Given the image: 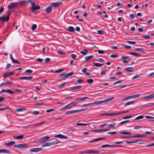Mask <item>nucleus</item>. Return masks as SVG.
I'll list each match as a JSON object with an SVG mask.
<instances>
[{
    "label": "nucleus",
    "mask_w": 154,
    "mask_h": 154,
    "mask_svg": "<svg viewBox=\"0 0 154 154\" xmlns=\"http://www.w3.org/2000/svg\"><path fill=\"white\" fill-rule=\"evenodd\" d=\"M44 123H45L44 122H39V123H38L35 124L33 125H30L28 127L31 128H33V127H35V126H38V125H41L43 124Z\"/></svg>",
    "instance_id": "4468645a"
},
{
    "label": "nucleus",
    "mask_w": 154,
    "mask_h": 154,
    "mask_svg": "<svg viewBox=\"0 0 154 154\" xmlns=\"http://www.w3.org/2000/svg\"><path fill=\"white\" fill-rule=\"evenodd\" d=\"M106 139V138H104V137H102V138H97V139L90 141H89V143H91V142H93L94 141L100 140H104V139Z\"/></svg>",
    "instance_id": "4be33fe9"
},
{
    "label": "nucleus",
    "mask_w": 154,
    "mask_h": 154,
    "mask_svg": "<svg viewBox=\"0 0 154 154\" xmlns=\"http://www.w3.org/2000/svg\"><path fill=\"white\" fill-rule=\"evenodd\" d=\"M23 136L24 135L22 134H21V135H19L17 137L14 136H13V137L14 138H16L18 139H22L23 138Z\"/></svg>",
    "instance_id": "393cba45"
},
{
    "label": "nucleus",
    "mask_w": 154,
    "mask_h": 154,
    "mask_svg": "<svg viewBox=\"0 0 154 154\" xmlns=\"http://www.w3.org/2000/svg\"><path fill=\"white\" fill-rule=\"evenodd\" d=\"M110 57L112 58H114L117 57H118V56L117 55L112 54L111 55H110Z\"/></svg>",
    "instance_id": "6e6d98bb"
},
{
    "label": "nucleus",
    "mask_w": 154,
    "mask_h": 154,
    "mask_svg": "<svg viewBox=\"0 0 154 154\" xmlns=\"http://www.w3.org/2000/svg\"><path fill=\"white\" fill-rule=\"evenodd\" d=\"M14 72H7L5 73L3 77L4 78L7 77L9 76H11L14 74Z\"/></svg>",
    "instance_id": "9d476101"
},
{
    "label": "nucleus",
    "mask_w": 154,
    "mask_h": 154,
    "mask_svg": "<svg viewBox=\"0 0 154 154\" xmlns=\"http://www.w3.org/2000/svg\"><path fill=\"white\" fill-rule=\"evenodd\" d=\"M88 98V97H84L79 98H76V100H85Z\"/></svg>",
    "instance_id": "c85d7f7f"
},
{
    "label": "nucleus",
    "mask_w": 154,
    "mask_h": 154,
    "mask_svg": "<svg viewBox=\"0 0 154 154\" xmlns=\"http://www.w3.org/2000/svg\"><path fill=\"white\" fill-rule=\"evenodd\" d=\"M143 98L145 99H151L150 95L147 96H145Z\"/></svg>",
    "instance_id": "bf43d9fd"
},
{
    "label": "nucleus",
    "mask_w": 154,
    "mask_h": 154,
    "mask_svg": "<svg viewBox=\"0 0 154 154\" xmlns=\"http://www.w3.org/2000/svg\"><path fill=\"white\" fill-rule=\"evenodd\" d=\"M140 75H135V76H134L132 78V79H137V78H139L140 77Z\"/></svg>",
    "instance_id": "603ef678"
},
{
    "label": "nucleus",
    "mask_w": 154,
    "mask_h": 154,
    "mask_svg": "<svg viewBox=\"0 0 154 154\" xmlns=\"http://www.w3.org/2000/svg\"><path fill=\"white\" fill-rule=\"evenodd\" d=\"M93 81V80L91 79H89L87 80V82L89 84H91L92 83Z\"/></svg>",
    "instance_id": "ea45409f"
},
{
    "label": "nucleus",
    "mask_w": 154,
    "mask_h": 154,
    "mask_svg": "<svg viewBox=\"0 0 154 154\" xmlns=\"http://www.w3.org/2000/svg\"><path fill=\"white\" fill-rule=\"evenodd\" d=\"M120 138H124L125 139L133 138L132 136H129L128 137H124V136H121L120 137Z\"/></svg>",
    "instance_id": "3c124183"
},
{
    "label": "nucleus",
    "mask_w": 154,
    "mask_h": 154,
    "mask_svg": "<svg viewBox=\"0 0 154 154\" xmlns=\"http://www.w3.org/2000/svg\"><path fill=\"white\" fill-rule=\"evenodd\" d=\"M134 68L133 67H129L125 69V70L128 72H132L134 70Z\"/></svg>",
    "instance_id": "6ab92c4d"
},
{
    "label": "nucleus",
    "mask_w": 154,
    "mask_h": 154,
    "mask_svg": "<svg viewBox=\"0 0 154 154\" xmlns=\"http://www.w3.org/2000/svg\"><path fill=\"white\" fill-rule=\"evenodd\" d=\"M100 152L99 151H96L94 150H88L83 151L82 153H99Z\"/></svg>",
    "instance_id": "20e7f679"
},
{
    "label": "nucleus",
    "mask_w": 154,
    "mask_h": 154,
    "mask_svg": "<svg viewBox=\"0 0 154 154\" xmlns=\"http://www.w3.org/2000/svg\"><path fill=\"white\" fill-rule=\"evenodd\" d=\"M50 138V137L49 136H45L41 138L39 140L37 141L36 143H41L48 140Z\"/></svg>",
    "instance_id": "f257e3e1"
},
{
    "label": "nucleus",
    "mask_w": 154,
    "mask_h": 154,
    "mask_svg": "<svg viewBox=\"0 0 154 154\" xmlns=\"http://www.w3.org/2000/svg\"><path fill=\"white\" fill-rule=\"evenodd\" d=\"M127 42L131 44H134L136 43V42H133L128 41H127Z\"/></svg>",
    "instance_id": "680f3d73"
},
{
    "label": "nucleus",
    "mask_w": 154,
    "mask_h": 154,
    "mask_svg": "<svg viewBox=\"0 0 154 154\" xmlns=\"http://www.w3.org/2000/svg\"><path fill=\"white\" fill-rule=\"evenodd\" d=\"M52 9V8L50 6L48 7L45 10V12L47 14H49L51 13Z\"/></svg>",
    "instance_id": "2eb2a0df"
},
{
    "label": "nucleus",
    "mask_w": 154,
    "mask_h": 154,
    "mask_svg": "<svg viewBox=\"0 0 154 154\" xmlns=\"http://www.w3.org/2000/svg\"><path fill=\"white\" fill-rule=\"evenodd\" d=\"M116 125V124L114 123H111L108 126L109 127H113L115 126Z\"/></svg>",
    "instance_id": "864d4df0"
},
{
    "label": "nucleus",
    "mask_w": 154,
    "mask_h": 154,
    "mask_svg": "<svg viewBox=\"0 0 154 154\" xmlns=\"http://www.w3.org/2000/svg\"><path fill=\"white\" fill-rule=\"evenodd\" d=\"M131 122V121H130L129 120H126V121H124L121 122L120 123H119L118 124V125L122 124L125 123H130Z\"/></svg>",
    "instance_id": "a19ab883"
},
{
    "label": "nucleus",
    "mask_w": 154,
    "mask_h": 154,
    "mask_svg": "<svg viewBox=\"0 0 154 154\" xmlns=\"http://www.w3.org/2000/svg\"><path fill=\"white\" fill-rule=\"evenodd\" d=\"M109 116H116L118 115V113H109Z\"/></svg>",
    "instance_id": "13d9d810"
},
{
    "label": "nucleus",
    "mask_w": 154,
    "mask_h": 154,
    "mask_svg": "<svg viewBox=\"0 0 154 154\" xmlns=\"http://www.w3.org/2000/svg\"><path fill=\"white\" fill-rule=\"evenodd\" d=\"M19 78L21 79L28 80L33 78V77L32 76H30L29 77L24 76L19 77Z\"/></svg>",
    "instance_id": "f8f14e48"
},
{
    "label": "nucleus",
    "mask_w": 154,
    "mask_h": 154,
    "mask_svg": "<svg viewBox=\"0 0 154 154\" xmlns=\"http://www.w3.org/2000/svg\"><path fill=\"white\" fill-rule=\"evenodd\" d=\"M3 91H4V92H6L9 93H10L11 94H13L14 93V92L11 90L10 89L8 90H4L3 89Z\"/></svg>",
    "instance_id": "7c9ffc66"
},
{
    "label": "nucleus",
    "mask_w": 154,
    "mask_h": 154,
    "mask_svg": "<svg viewBox=\"0 0 154 154\" xmlns=\"http://www.w3.org/2000/svg\"><path fill=\"white\" fill-rule=\"evenodd\" d=\"M144 118V117L143 115H141L139 116L135 119V120H139L141 119Z\"/></svg>",
    "instance_id": "de8ad7c7"
},
{
    "label": "nucleus",
    "mask_w": 154,
    "mask_h": 154,
    "mask_svg": "<svg viewBox=\"0 0 154 154\" xmlns=\"http://www.w3.org/2000/svg\"><path fill=\"white\" fill-rule=\"evenodd\" d=\"M55 137L59 138L60 139H67L68 137L66 136L63 135L61 134H59L54 136Z\"/></svg>",
    "instance_id": "1a4fd4ad"
},
{
    "label": "nucleus",
    "mask_w": 154,
    "mask_h": 154,
    "mask_svg": "<svg viewBox=\"0 0 154 154\" xmlns=\"http://www.w3.org/2000/svg\"><path fill=\"white\" fill-rule=\"evenodd\" d=\"M140 141V139H137L134 141H126V142L128 144L130 143H135L139 141Z\"/></svg>",
    "instance_id": "b1692460"
},
{
    "label": "nucleus",
    "mask_w": 154,
    "mask_h": 154,
    "mask_svg": "<svg viewBox=\"0 0 154 154\" xmlns=\"http://www.w3.org/2000/svg\"><path fill=\"white\" fill-rule=\"evenodd\" d=\"M8 109H10V108L8 106H7L5 108H0V110L2 111H4L5 110Z\"/></svg>",
    "instance_id": "c03bdc74"
},
{
    "label": "nucleus",
    "mask_w": 154,
    "mask_h": 154,
    "mask_svg": "<svg viewBox=\"0 0 154 154\" xmlns=\"http://www.w3.org/2000/svg\"><path fill=\"white\" fill-rule=\"evenodd\" d=\"M8 15L6 17H0V21L1 22H7L9 20Z\"/></svg>",
    "instance_id": "423d86ee"
},
{
    "label": "nucleus",
    "mask_w": 154,
    "mask_h": 154,
    "mask_svg": "<svg viewBox=\"0 0 154 154\" xmlns=\"http://www.w3.org/2000/svg\"><path fill=\"white\" fill-rule=\"evenodd\" d=\"M66 83L67 82H66L63 83L59 85L58 86V88L60 89L63 88L66 85Z\"/></svg>",
    "instance_id": "bb28decb"
},
{
    "label": "nucleus",
    "mask_w": 154,
    "mask_h": 154,
    "mask_svg": "<svg viewBox=\"0 0 154 154\" xmlns=\"http://www.w3.org/2000/svg\"><path fill=\"white\" fill-rule=\"evenodd\" d=\"M50 143V144H51V145H54V144H56L57 143H60L59 141H52Z\"/></svg>",
    "instance_id": "e433bc0d"
},
{
    "label": "nucleus",
    "mask_w": 154,
    "mask_h": 154,
    "mask_svg": "<svg viewBox=\"0 0 154 154\" xmlns=\"http://www.w3.org/2000/svg\"><path fill=\"white\" fill-rule=\"evenodd\" d=\"M50 59L49 58H46L45 60V63H48L50 61Z\"/></svg>",
    "instance_id": "e2e57ef3"
},
{
    "label": "nucleus",
    "mask_w": 154,
    "mask_h": 154,
    "mask_svg": "<svg viewBox=\"0 0 154 154\" xmlns=\"http://www.w3.org/2000/svg\"><path fill=\"white\" fill-rule=\"evenodd\" d=\"M40 112L38 111H34L33 112V114L34 115H36L39 113Z\"/></svg>",
    "instance_id": "69168bd1"
},
{
    "label": "nucleus",
    "mask_w": 154,
    "mask_h": 154,
    "mask_svg": "<svg viewBox=\"0 0 154 154\" xmlns=\"http://www.w3.org/2000/svg\"><path fill=\"white\" fill-rule=\"evenodd\" d=\"M121 146L119 145H108V144H106L102 145L100 146V147L102 148H106L109 146L111 147H118V146Z\"/></svg>",
    "instance_id": "6e6552de"
},
{
    "label": "nucleus",
    "mask_w": 154,
    "mask_h": 154,
    "mask_svg": "<svg viewBox=\"0 0 154 154\" xmlns=\"http://www.w3.org/2000/svg\"><path fill=\"white\" fill-rule=\"evenodd\" d=\"M19 3L18 2H13L10 4V5H9L8 8L9 9L15 8L17 5Z\"/></svg>",
    "instance_id": "0eeeda50"
},
{
    "label": "nucleus",
    "mask_w": 154,
    "mask_h": 154,
    "mask_svg": "<svg viewBox=\"0 0 154 154\" xmlns=\"http://www.w3.org/2000/svg\"><path fill=\"white\" fill-rule=\"evenodd\" d=\"M15 143V142L14 141H13L12 142H10L9 143H5V145L6 146H10L12 145H14Z\"/></svg>",
    "instance_id": "412c9836"
},
{
    "label": "nucleus",
    "mask_w": 154,
    "mask_h": 154,
    "mask_svg": "<svg viewBox=\"0 0 154 154\" xmlns=\"http://www.w3.org/2000/svg\"><path fill=\"white\" fill-rule=\"evenodd\" d=\"M4 11V8L2 7H1L0 8V14H2Z\"/></svg>",
    "instance_id": "0e129e2a"
},
{
    "label": "nucleus",
    "mask_w": 154,
    "mask_h": 154,
    "mask_svg": "<svg viewBox=\"0 0 154 154\" xmlns=\"http://www.w3.org/2000/svg\"><path fill=\"white\" fill-rule=\"evenodd\" d=\"M134 50H136V51H140L141 52L142 51H144V49L143 48H135L134 49Z\"/></svg>",
    "instance_id": "79ce46f5"
},
{
    "label": "nucleus",
    "mask_w": 154,
    "mask_h": 154,
    "mask_svg": "<svg viewBox=\"0 0 154 154\" xmlns=\"http://www.w3.org/2000/svg\"><path fill=\"white\" fill-rule=\"evenodd\" d=\"M83 82V80L81 79H79L77 80V82L79 83H81Z\"/></svg>",
    "instance_id": "774afa93"
},
{
    "label": "nucleus",
    "mask_w": 154,
    "mask_h": 154,
    "mask_svg": "<svg viewBox=\"0 0 154 154\" xmlns=\"http://www.w3.org/2000/svg\"><path fill=\"white\" fill-rule=\"evenodd\" d=\"M42 149V148H32L30 149L29 151L31 152H38L41 151Z\"/></svg>",
    "instance_id": "39448f33"
},
{
    "label": "nucleus",
    "mask_w": 154,
    "mask_h": 154,
    "mask_svg": "<svg viewBox=\"0 0 154 154\" xmlns=\"http://www.w3.org/2000/svg\"><path fill=\"white\" fill-rule=\"evenodd\" d=\"M133 116V115H131L130 116H127L125 117H124L122 118L123 119H126L131 118Z\"/></svg>",
    "instance_id": "09e8293b"
},
{
    "label": "nucleus",
    "mask_w": 154,
    "mask_h": 154,
    "mask_svg": "<svg viewBox=\"0 0 154 154\" xmlns=\"http://www.w3.org/2000/svg\"><path fill=\"white\" fill-rule=\"evenodd\" d=\"M66 30L71 32H74L75 31V28L72 26H69L66 29Z\"/></svg>",
    "instance_id": "9b49d317"
},
{
    "label": "nucleus",
    "mask_w": 154,
    "mask_h": 154,
    "mask_svg": "<svg viewBox=\"0 0 154 154\" xmlns=\"http://www.w3.org/2000/svg\"><path fill=\"white\" fill-rule=\"evenodd\" d=\"M105 52L104 51H102V50H98V53L100 54H103Z\"/></svg>",
    "instance_id": "338daca9"
},
{
    "label": "nucleus",
    "mask_w": 154,
    "mask_h": 154,
    "mask_svg": "<svg viewBox=\"0 0 154 154\" xmlns=\"http://www.w3.org/2000/svg\"><path fill=\"white\" fill-rule=\"evenodd\" d=\"M140 96V94H134L133 95L129 96V97L130 99L134 98H136Z\"/></svg>",
    "instance_id": "a878e982"
},
{
    "label": "nucleus",
    "mask_w": 154,
    "mask_h": 154,
    "mask_svg": "<svg viewBox=\"0 0 154 154\" xmlns=\"http://www.w3.org/2000/svg\"><path fill=\"white\" fill-rule=\"evenodd\" d=\"M114 97H112L109 98L107 99H106L104 100H103V101H104V103L106 102H107V101H110L114 99Z\"/></svg>",
    "instance_id": "72a5a7b5"
},
{
    "label": "nucleus",
    "mask_w": 154,
    "mask_h": 154,
    "mask_svg": "<svg viewBox=\"0 0 154 154\" xmlns=\"http://www.w3.org/2000/svg\"><path fill=\"white\" fill-rule=\"evenodd\" d=\"M94 57L93 55H91L88 56H86L85 57V60L86 61H88L90 60L91 59Z\"/></svg>",
    "instance_id": "5701e85b"
},
{
    "label": "nucleus",
    "mask_w": 154,
    "mask_h": 154,
    "mask_svg": "<svg viewBox=\"0 0 154 154\" xmlns=\"http://www.w3.org/2000/svg\"><path fill=\"white\" fill-rule=\"evenodd\" d=\"M104 103V101L103 100L98 101H96L94 103H92L93 104H100L102 103Z\"/></svg>",
    "instance_id": "473e14b6"
},
{
    "label": "nucleus",
    "mask_w": 154,
    "mask_h": 154,
    "mask_svg": "<svg viewBox=\"0 0 154 154\" xmlns=\"http://www.w3.org/2000/svg\"><path fill=\"white\" fill-rule=\"evenodd\" d=\"M55 110V109H49L47 110H46V112H51L53 111H54Z\"/></svg>",
    "instance_id": "4d7b16f0"
},
{
    "label": "nucleus",
    "mask_w": 154,
    "mask_h": 154,
    "mask_svg": "<svg viewBox=\"0 0 154 154\" xmlns=\"http://www.w3.org/2000/svg\"><path fill=\"white\" fill-rule=\"evenodd\" d=\"M106 71V69H104L103 70H102L100 72V74L101 75H103L105 74Z\"/></svg>",
    "instance_id": "052dcab7"
},
{
    "label": "nucleus",
    "mask_w": 154,
    "mask_h": 154,
    "mask_svg": "<svg viewBox=\"0 0 154 154\" xmlns=\"http://www.w3.org/2000/svg\"><path fill=\"white\" fill-rule=\"evenodd\" d=\"M74 72H70V73H68L66 74H65L66 77V78L69 77V76L72 75L74 74Z\"/></svg>",
    "instance_id": "58836bf2"
},
{
    "label": "nucleus",
    "mask_w": 154,
    "mask_h": 154,
    "mask_svg": "<svg viewBox=\"0 0 154 154\" xmlns=\"http://www.w3.org/2000/svg\"><path fill=\"white\" fill-rule=\"evenodd\" d=\"M129 54L131 55H133L136 57H140L141 55L138 54L133 52H129Z\"/></svg>",
    "instance_id": "cd10ccee"
},
{
    "label": "nucleus",
    "mask_w": 154,
    "mask_h": 154,
    "mask_svg": "<svg viewBox=\"0 0 154 154\" xmlns=\"http://www.w3.org/2000/svg\"><path fill=\"white\" fill-rule=\"evenodd\" d=\"M135 103V102L134 101H132L130 102H128L126 103L125 105L124 106H127L130 105L131 104H134Z\"/></svg>",
    "instance_id": "aec40b11"
},
{
    "label": "nucleus",
    "mask_w": 154,
    "mask_h": 154,
    "mask_svg": "<svg viewBox=\"0 0 154 154\" xmlns=\"http://www.w3.org/2000/svg\"><path fill=\"white\" fill-rule=\"evenodd\" d=\"M120 133L122 134H124L125 135H131V133L130 132H126L124 131L121 132Z\"/></svg>",
    "instance_id": "4c0bfd02"
},
{
    "label": "nucleus",
    "mask_w": 154,
    "mask_h": 154,
    "mask_svg": "<svg viewBox=\"0 0 154 154\" xmlns=\"http://www.w3.org/2000/svg\"><path fill=\"white\" fill-rule=\"evenodd\" d=\"M82 88V86L81 85L76 86L70 87V88L71 90H78L79 89Z\"/></svg>",
    "instance_id": "dca6fc26"
},
{
    "label": "nucleus",
    "mask_w": 154,
    "mask_h": 154,
    "mask_svg": "<svg viewBox=\"0 0 154 154\" xmlns=\"http://www.w3.org/2000/svg\"><path fill=\"white\" fill-rule=\"evenodd\" d=\"M63 2L62 1H59L56 2L51 3V5L54 8L58 7L62 4Z\"/></svg>",
    "instance_id": "f03ea898"
},
{
    "label": "nucleus",
    "mask_w": 154,
    "mask_h": 154,
    "mask_svg": "<svg viewBox=\"0 0 154 154\" xmlns=\"http://www.w3.org/2000/svg\"><path fill=\"white\" fill-rule=\"evenodd\" d=\"M11 153L9 151L6 149H0V153Z\"/></svg>",
    "instance_id": "f3484780"
},
{
    "label": "nucleus",
    "mask_w": 154,
    "mask_h": 154,
    "mask_svg": "<svg viewBox=\"0 0 154 154\" xmlns=\"http://www.w3.org/2000/svg\"><path fill=\"white\" fill-rule=\"evenodd\" d=\"M93 131L95 132H99L100 131L104 132V129H97V130H94Z\"/></svg>",
    "instance_id": "37998d69"
},
{
    "label": "nucleus",
    "mask_w": 154,
    "mask_h": 154,
    "mask_svg": "<svg viewBox=\"0 0 154 154\" xmlns=\"http://www.w3.org/2000/svg\"><path fill=\"white\" fill-rule=\"evenodd\" d=\"M51 145V144H50V143H45L44 144H42V147H45V146H48Z\"/></svg>",
    "instance_id": "c9c22d12"
},
{
    "label": "nucleus",
    "mask_w": 154,
    "mask_h": 154,
    "mask_svg": "<svg viewBox=\"0 0 154 154\" xmlns=\"http://www.w3.org/2000/svg\"><path fill=\"white\" fill-rule=\"evenodd\" d=\"M97 33L100 35H103L104 33V32L101 30H98L97 31Z\"/></svg>",
    "instance_id": "a18cd8bd"
},
{
    "label": "nucleus",
    "mask_w": 154,
    "mask_h": 154,
    "mask_svg": "<svg viewBox=\"0 0 154 154\" xmlns=\"http://www.w3.org/2000/svg\"><path fill=\"white\" fill-rule=\"evenodd\" d=\"M123 46H124L126 48L128 49H130L131 48V47L130 46L127 45H122Z\"/></svg>",
    "instance_id": "5fc2aeb1"
},
{
    "label": "nucleus",
    "mask_w": 154,
    "mask_h": 154,
    "mask_svg": "<svg viewBox=\"0 0 154 154\" xmlns=\"http://www.w3.org/2000/svg\"><path fill=\"white\" fill-rule=\"evenodd\" d=\"M94 65L96 66H103V63L101 64L99 63H93Z\"/></svg>",
    "instance_id": "f704fd0d"
},
{
    "label": "nucleus",
    "mask_w": 154,
    "mask_h": 154,
    "mask_svg": "<svg viewBox=\"0 0 154 154\" xmlns=\"http://www.w3.org/2000/svg\"><path fill=\"white\" fill-rule=\"evenodd\" d=\"M146 136V135H142L138 134L134 136H132L133 138H139V137H143Z\"/></svg>",
    "instance_id": "a211bd4d"
},
{
    "label": "nucleus",
    "mask_w": 154,
    "mask_h": 154,
    "mask_svg": "<svg viewBox=\"0 0 154 154\" xmlns=\"http://www.w3.org/2000/svg\"><path fill=\"white\" fill-rule=\"evenodd\" d=\"M26 110V109L24 108H18L16 109V112L24 111H25Z\"/></svg>",
    "instance_id": "2f4dec72"
},
{
    "label": "nucleus",
    "mask_w": 154,
    "mask_h": 154,
    "mask_svg": "<svg viewBox=\"0 0 154 154\" xmlns=\"http://www.w3.org/2000/svg\"><path fill=\"white\" fill-rule=\"evenodd\" d=\"M28 144L26 143L20 144H19V148H23L26 147H28Z\"/></svg>",
    "instance_id": "ddd939ff"
},
{
    "label": "nucleus",
    "mask_w": 154,
    "mask_h": 154,
    "mask_svg": "<svg viewBox=\"0 0 154 154\" xmlns=\"http://www.w3.org/2000/svg\"><path fill=\"white\" fill-rule=\"evenodd\" d=\"M33 72V70L32 69H28L26 70L25 71V73H32Z\"/></svg>",
    "instance_id": "49530a36"
},
{
    "label": "nucleus",
    "mask_w": 154,
    "mask_h": 154,
    "mask_svg": "<svg viewBox=\"0 0 154 154\" xmlns=\"http://www.w3.org/2000/svg\"><path fill=\"white\" fill-rule=\"evenodd\" d=\"M37 26L36 25L33 24L32 26V29L33 30H35L37 28Z\"/></svg>",
    "instance_id": "8fccbe9b"
},
{
    "label": "nucleus",
    "mask_w": 154,
    "mask_h": 154,
    "mask_svg": "<svg viewBox=\"0 0 154 154\" xmlns=\"http://www.w3.org/2000/svg\"><path fill=\"white\" fill-rule=\"evenodd\" d=\"M40 7L39 5L36 6L35 3L33 4L31 6V8L32 10V11L34 12L36 10H38L40 9Z\"/></svg>",
    "instance_id": "7ed1b4c3"
},
{
    "label": "nucleus",
    "mask_w": 154,
    "mask_h": 154,
    "mask_svg": "<svg viewBox=\"0 0 154 154\" xmlns=\"http://www.w3.org/2000/svg\"><path fill=\"white\" fill-rule=\"evenodd\" d=\"M12 82H6L5 83H2L1 84V85H11Z\"/></svg>",
    "instance_id": "c756f323"
}]
</instances>
